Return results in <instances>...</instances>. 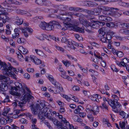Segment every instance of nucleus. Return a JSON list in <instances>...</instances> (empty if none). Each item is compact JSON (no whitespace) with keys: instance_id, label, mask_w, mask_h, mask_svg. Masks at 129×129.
Returning <instances> with one entry per match:
<instances>
[{"instance_id":"f257e3e1","label":"nucleus","mask_w":129,"mask_h":129,"mask_svg":"<svg viewBox=\"0 0 129 129\" xmlns=\"http://www.w3.org/2000/svg\"><path fill=\"white\" fill-rule=\"evenodd\" d=\"M14 84L15 86L11 87L9 92L11 94L14 96L15 100H17V99L20 98L21 94H23L25 93V90L20 83L16 82Z\"/></svg>"},{"instance_id":"f03ea898","label":"nucleus","mask_w":129,"mask_h":129,"mask_svg":"<svg viewBox=\"0 0 129 129\" xmlns=\"http://www.w3.org/2000/svg\"><path fill=\"white\" fill-rule=\"evenodd\" d=\"M0 64L1 69L3 70V72L4 74L9 76H12L14 74V72L11 71L12 66H11L8 67L7 64L4 62L1 61V60Z\"/></svg>"},{"instance_id":"7ed1b4c3","label":"nucleus","mask_w":129,"mask_h":129,"mask_svg":"<svg viewBox=\"0 0 129 129\" xmlns=\"http://www.w3.org/2000/svg\"><path fill=\"white\" fill-rule=\"evenodd\" d=\"M108 103L113 109V111L116 113L118 112V111L117 109H116V106H119V107L121 106V105L118 102L115 101L113 100L109 99L108 101Z\"/></svg>"},{"instance_id":"20e7f679","label":"nucleus","mask_w":129,"mask_h":129,"mask_svg":"<svg viewBox=\"0 0 129 129\" xmlns=\"http://www.w3.org/2000/svg\"><path fill=\"white\" fill-rule=\"evenodd\" d=\"M54 25H57V27L58 29L61 28L60 25L58 22L55 21H53L50 22L49 23H47V27H46L45 30H53L54 29Z\"/></svg>"},{"instance_id":"39448f33","label":"nucleus","mask_w":129,"mask_h":129,"mask_svg":"<svg viewBox=\"0 0 129 129\" xmlns=\"http://www.w3.org/2000/svg\"><path fill=\"white\" fill-rule=\"evenodd\" d=\"M50 81L56 87L57 89H59L60 91L62 90V88L60 84L58 82L56 81L54 79L53 77L51 75H49L48 77Z\"/></svg>"},{"instance_id":"423d86ee","label":"nucleus","mask_w":129,"mask_h":129,"mask_svg":"<svg viewBox=\"0 0 129 129\" xmlns=\"http://www.w3.org/2000/svg\"><path fill=\"white\" fill-rule=\"evenodd\" d=\"M8 79V77H7V79H3L2 81H1V84L0 86V91H4L7 90L8 89V87L6 85L7 81L6 80Z\"/></svg>"},{"instance_id":"0eeeda50","label":"nucleus","mask_w":129,"mask_h":129,"mask_svg":"<svg viewBox=\"0 0 129 129\" xmlns=\"http://www.w3.org/2000/svg\"><path fill=\"white\" fill-rule=\"evenodd\" d=\"M35 3L40 6H48L51 4V2L47 0H36Z\"/></svg>"},{"instance_id":"6e6552de","label":"nucleus","mask_w":129,"mask_h":129,"mask_svg":"<svg viewBox=\"0 0 129 129\" xmlns=\"http://www.w3.org/2000/svg\"><path fill=\"white\" fill-rule=\"evenodd\" d=\"M93 23L91 26V27L94 28H98L99 27V25L103 26L105 24L104 22H102L99 21H92Z\"/></svg>"},{"instance_id":"1a4fd4ad","label":"nucleus","mask_w":129,"mask_h":129,"mask_svg":"<svg viewBox=\"0 0 129 129\" xmlns=\"http://www.w3.org/2000/svg\"><path fill=\"white\" fill-rule=\"evenodd\" d=\"M99 19L100 20L105 22H110L112 21V18L108 16L104 15H99Z\"/></svg>"},{"instance_id":"9d476101","label":"nucleus","mask_w":129,"mask_h":129,"mask_svg":"<svg viewBox=\"0 0 129 129\" xmlns=\"http://www.w3.org/2000/svg\"><path fill=\"white\" fill-rule=\"evenodd\" d=\"M65 14L66 15H70L71 16V15H74L79 17V19L80 18L82 19V18H83L84 16V15L80 13H76L73 12H67L65 13Z\"/></svg>"},{"instance_id":"9b49d317","label":"nucleus","mask_w":129,"mask_h":129,"mask_svg":"<svg viewBox=\"0 0 129 129\" xmlns=\"http://www.w3.org/2000/svg\"><path fill=\"white\" fill-rule=\"evenodd\" d=\"M19 28H15L14 30V33L12 34V38L15 39L18 38L19 37Z\"/></svg>"},{"instance_id":"f8f14e48","label":"nucleus","mask_w":129,"mask_h":129,"mask_svg":"<svg viewBox=\"0 0 129 129\" xmlns=\"http://www.w3.org/2000/svg\"><path fill=\"white\" fill-rule=\"evenodd\" d=\"M106 28L105 27H103L100 28L98 31L99 33L98 36L100 37H102L104 36L106 31Z\"/></svg>"},{"instance_id":"ddd939ff","label":"nucleus","mask_w":129,"mask_h":129,"mask_svg":"<svg viewBox=\"0 0 129 129\" xmlns=\"http://www.w3.org/2000/svg\"><path fill=\"white\" fill-rule=\"evenodd\" d=\"M68 9L70 11H73L76 12H82L84 11V9L78 7H71L68 8Z\"/></svg>"},{"instance_id":"4468645a","label":"nucleus","mask_w":129,"mask_h":129,"mask_svg":"<svg viewBox=\"0 0 129 129\" xmlns=\"http://www.w3.org/2000/svg\"><path fill=\"white\" fill-rule=\"evenodd\" d=\"M31 110L32 111V113L34 114H37L39 112L40 110L36 106V105L34 107V105H31Z\"/></svg>"},{"instance_id":"2eb2a0df","label":"nucleus","mask_w":129,"mask_h":129,"mask_svg":"<svg viewBox=\"0 0 129 129\" xmlns=\"http://www.w3.org/2000/svg\"><path fill=\"white\" fill-rule=\"evenodd\" d=\"M80 22L82 24H83L86 27H88L91 26V23L86 20L80 18L79 19Z\"/></svg>"},{"instance_id":"dca6fc26","label":"nucleus","mask_w":129,"mask_h":129,"mask_svg":"<svg viewBox=\"0 0 129 129\" xmlns=\"http://www.w3.org/2000/svg\"><path fill=\"white\" fill-rule=\"evenodd\" d=\"M52 121L54 124L57 125V127L58 129H64L65 128L63 127L61 125H60L59 124V122L58 120L55 119H53Z\"/></svg>"},{"instance_id":"f3484780","label":"nucleus","mask_w":129,"mask_h":129,"mask_svg":"<svg viewBox=\"0 0 129 129\" xmlns=\"http://www.w3.org/2000/svg\"><path fill=\"white\" fill-rule=\"evenodd\" d=\"M117 25L120 27H125L127 28H129V23L119 22L117 23Z\"/></svg>"},{"instance_id":"a211bd4d","label":"nucleus","mask_w":129,"mask_h":129,"mask_svg":"<svg viewBox=\"0 0 129 129\" xmlns=\"http://www.w3.org/2000/svg\"><path fill=\"white\" fill-rule=\"evenodd\" d=\"M35 50L38 55L45 58L47 57V55L45 54L41 50L38 49H35Z\"/></svg>"},{"instance_id":"6ab92c4d","label":"nucleus","mask_w":129,"mask_h":129,"mask_svg":"<svg viewBox=\"0 0 129 129\" xmlns=\"http://www.w3.org/2000/svg\"><path fill=\"white\" fill-rule=\"evenodd\" d=\"M4 13L3 14H1L2 15L0 16V20L3 19V23H5L7 21L10 19V18L7 16L4 15Z\"/></svg>"},{"instance_id":"aec40b11","label":"nucleus","mask_w":129,"mask_h":129,"mask_svg":"<svg viewBox=\"0 0 129 129\" xmlns=\"http://www.w3.org/2000/svg\"><path fill=\"white\" fill-rule=\"evenodd\" d=\"M83 110V107L81 105H79L78 106L77 108L74 111L75 113L79 114L80 113H81Z\"/></svg>"},{"instance_id":"412c9836","label":"nucleus","mask_w":129,"mask_h":129,"mask_svg":"<svg viewBox=\"0 0 129 129\" xmlns=\"http://www.w3.org/2000/svg\"><path fill=\"white\" fill-rule=\"evenodd\" d=\"M43 36L44 38H46L49 41H50L51 39L56 41V38L53 36H51L50 35H49V36H48L46 34H44L43 35Z\"/></svg>"},{"instance_id":"4be33fe9","label":"nucleus","mask_w":129,"mask_h":129,"mask_svg":"<svg viewBox=\"0 0 129 129\" xmlns=\"http://www.w3.org/2000/svg\"><path fill=\"white\" fill-rule=\"evenodd\" d=\"M12 69L11 71L12 70L16 74H18V73H20L21 74L23 73V72L22 69L20 68H18L17 69L16 68H14L12 67Z\"/></svg>"},{"instance_id":"5701e85b","label":"nucleus","mask_w":129,"mask_h":129,"mask_svg":"<svg viewBox=\"0 0 129 129\" xmlns=\"http://www.w3.org/2000/svg\"><path fill=\"white\" fill-rule=\"evenodd\" d=\"M19 50L22 53L24 54H26L28 53V51L27 49L26 48H24L22 46H20L19 48Z\"/></svg>"},{"instance_id":"b1692460","label":"nucleus","mask_w":129,"mask_h":129,"mask_svg":"<svg viewBox=\"0 0 129 129\" xmlns=\"http://www.w3.org/2000/svg\"><path fill=\"white\" fill-rule=\"evenodd\" d=\"M46 116L45 114L42 112V111H40L38 115V118L40 119L41 121L44 120L45 119L44 116Z\"/></svg>"},{"instance_id":"393cba45","label":"nucleus","mask_w":129,"mask_h":129,"mask_svg":"<svg viewBox=\"0 0 129 129\" xmlns=\"http://www.w3.org/2000/svg\"><path fill=\"white\" fill-rule=\"evenodd\" d=\"M115 10L116 11H118L119 9L117 8H115L112 7H105L103 6V10L105 11H109L110 10Z\"/></svg>"},{"instance_id":"a878e982","label":"nucleus","mask_w":129,"mask_h":129,"mask_svg":"<svg viewBox=\"0 0 129 129\" xmlns=\"http://www.w3.org/2000/svg\"><path fill=\"white\" fill-rule=\"evenodd\" d=\"M1 5H2L1 6L4 9V11L5 10V9H7V8L10 7V4L7 3L6 1L2 3Z\"/></svg>"},{"instance_id":"bb28decb","label":"nucleus","mask_w":129,"mask_h":129,"mask_svg":"<svg viewBox=\"0 0 129 129\" xmlns=\"http://www.w3.org/2000/svg\"><path fill=\"white\" fill-rule=\"evenodd\" d=\"M82 3V4L83 6H87L91 7V1H83L80 2Z\"/></svg>"},{"instance_id":"cd10ccee","label":"nucleus","mask_w":129,"mask_h":129,"mask_svg":"<svg viewBox=\"0 0 129 129\" xmlns=\"http://www.w3.org/2000/svg\"><path fill=\"white\" fill-rule=\"evenodd\" d=\"M36 106L37 107H38L39 109L41 110L40 111H42V109L45 106V104L44 103H43L42 102L40 104H38L36 103Z\"/></svg>"},{"instance_id":"c85d7f7f","label":"nucleus","mask_w":129,"mask_h":129,"mask_svg":"<svg viewBox=\"0 0 129 129\" xmlns=\"http://www.w3.org/2000/svg\"><path fill=\"white\" fill-rule=\"evenodd\" d=\"M47 23L45 22H41L39 24V27L42 29L45 30L47 27Z\"/></svg>"},{"instance_id":"c756f323","label":"nucleus","mask_w":129,"mask_h":129,"mask_svg":"<svg viewBox=\"0 0 129 129\" xmlns=\"http://www.w3.org/2000/svg\"><path fill=\"white\" fill-rule=\"evenodd\" d=\"M118 4L121 6L128 8L129 3L124 2L120 1L118 3Z\"/></svg>"},{"instance_id":"7c9ffc66","label":"nucleus","mask_w":129,"mask_h":129,"mask_svg":"<svg viewBox=\"0 0 129 129\" xmlns=\"http://www.w3.org/2000/svg\"><path fill=\"white\" fill-rule=\"evenodd\" d=\"M10 110V109L7 107L6 108H5L3 111L2 113V115L4 116H6L7 114Z\"/></svg>"},{"instance_id":"2f4dec72","label":"nucleus","mask_w":129,"mask_h":129,"mask_svg":"<svg viewBox=\"0 0 129 129\" xmlns=\"http://www.w3.org/2000/svg\"><path fill=\"white\" fill-rule=\"evenodd\" d=\"M17 11H18L17 12L20 14L23 15L26 14L27 15L30 16L28 14L29 13L26 11L20 9L17 10Z\"/></svg>"},{"instance_id":"473e14b6","label":"nucleus","mask_w":129,"mask_h":129,"mask_svg":"<svg viewBox=\"0 0 129 129\" xmlns=\"http://www.w3.org/2000/svg\"><path fill=\"white\" fill-rule=\"evenodd\" d=\"M66 12H65L64 13H63V14H61L60 16H58V18L61 20H64L65 21L66 18V17H65V16H70V15H66L65 14V13Z\"/></svg>"},{"instance_id":"72a5a7b5","label":"nucleus","mask_w":129,"mask_h":129,"mask_svg":"<svg viewBox=\"0 0 129 129\" xmlns=\"http://www.w3.org/2000/svg\"><path fill=\"white\" fill-rule=\"evenodd\" d=\"M91 111L93 112V114L94 115H96V113L95 112H99V109L98 107L97 106H95L93 107V109L91 110Z\"/></svg>"},{"instance_id":"f704fd0d","label":"nucleus","mask_w":129,"mask_h":129,"mask_svg":"<svg viewBox=\"0 0 129 129\" xmlns=\"http://www.w3.org/2000/svg\"><path fill=\"white\" fill-rule=\"evenodd\" d=\"M129 60V59L126 58H124L122 59V62L123 67H126L127 66H126L125 64H126Z\"/></svg>"},{"instance_id":"c9c22d12","label":"nucleus","mask_w":129,"mask_h":129,"mask_svg":"<svg viewBox=\"0 0 129 129\" xmlns=\"http://www.w3.org/2000/svg\"><path fill=\"white\" fill-rule=\"evenodd\" d=\"M75 29L76 31L80 33H83L84 32V27H83V28H82L78 27L75 28Z\"/></svg>"},{"instance_id":"e433bc0d","label":"nucleus","mask_w":129,"mask_h":129,"mask_svg":"<svg viewBox=\"0 0 129 129\" xmlns=\"http://www.w3.org/2000/svg\"><path fill=\"white\" fill-rule=\"evenodd\" d=\"M65 127H64L67 129H74V126L72 124H70L69 122H68L67 123V125L65 126Z\"/></svg>"},{"instance_id":"4c0bfd02","label":"nucleus","mask_w":129,"mask_h":129,"mask_svg":"<svg viewBox=\"0 0 129 129\" xmlns=\"http://www.w3.org/2000/svg\"><path fill=\"white\" fill-rule=\"evenodd\" d=\"M23 22V19L21 18L20 19L17 21H16L15 22V24L18 25H21Z\"/></svg>"},{"instance_id":"58836bf2","label":"nucleus","mask_w":129,"mask_h":129,"mask_svg":"<svg viewBox=\"0 0 129 129\" xmlns=\"http://www.w3.org/2000/svg\"><path fill=\"white\" fill-rule=\"evenodd\" d=\"M114 54H116L119 57H122L124 55V53L121 51L118 52L115 51L114 52Z\"/></svg>"},{"instance_id":"ea45409f","label":"nucleus","mask_w":129,"mask_h":129,"mask_svg":"<svg viewBox=\"0 0 129 129\" xmlns=\"http://www.w3.org/2000/svg\"><path fill=\"white\" fill-rule=\"evenodd\" d=\"M16 101L18 102V106L21 108L23 107L24 105L25 104L23 101L21 100L20 101L18 100H16Z\"/></svg>"},{"instance_id":"a19ab883","label":"nucleus","mask_w":129,"mask_h":129,"mask_svg":"<svg viewBox=\"0 0 129 129\" xmlns=\"http://www.w3.org/2000/svg\"><path fill=\"white\" fill-rule=\"evenodd\" d=\"M0 123L2 124L5 125L7 123V120L3 117L0 118Z\"/></svg>"},{"instance_id":"79ce46f5","label":"nucleus","mask_w":129,"mask_h":129,"mask_svg":"<svg viewBox=\"0 0 129 129\" xmlns=\"http://www.w3.org/2000/svg\"><path fill=\"white\" fill-rule=\"evenodd\" d=\"M63 23L64 24V25H65V26L67 27H72L74 28V27L73 25L70 23H69L68 22H66V23H65V22H64Z\"/></svg>"},{"instance_id":"37998d69","label":"nucleus","mask_w":129,"mask_h":129,"mask_svg":"<svg viewBox=\"0 0 129 129\" xmlns=\"http://www.w3.org/2000/svg\"><path fill=\"white\" fill-rule=\"evenodd\" d=\"M81 9H84V11L82 12H86L89 15H93V10H89L83 8H81Z\"/></svg>"},{"instance_id":"c03bdc74","label":"nucleus","mask_w":129,"mask_h":129,"mask_svg":"<svg viewBox=\"0 0 129 129\" xmlns=\"http://www.w3.org/2000/svg\"><path fill=\"white\" fill-rule=\"evenodd\" d=\"M74 41L71 40H68L67 42V43L68 44L69 46H68L71 47L72 46H73L74 44Z\"/></svg>"},{"instance_id":"a18cd8bd","label":"nucleus","mask_w":129,"mask_h":129,"mask_svg":"<svg viewBox=\"0 0 129 129\" xmlns=\"http://www.w3.org/2000/svg\"><path fill=\"white\" fill-rule=\"evenodd\" d=\"M62 62L64 64V65L67 67H69L71 64V62L68 60H66L65 61H64L63 60H62Z\"/></svg>"},{"instance_id":"49530a36","label":"nucleus","mask_w":129,"mask_h":129,"mask_svg":"<svg viewBox=\"0 0 129 129\" xmlns=\"http://www.w3.org/2000/svg\"><path fill=\"white\" fill-rule=\"evenodd\" d=\"M7 58L8 59L9 61H11V62L16 63V65H18V63L15 60H14V59L11 58V57L7 56Z\"/></svg>"},{"instance_id":"de8ad7c7","label":"nucleus","mask_w":129,"mask_h":129,"mask_svg":"<svg viewBox=\"0 0 129 129\" xmlns=\"http://www.w3.org/2000/svg\"><path fill=\"white\" fill-rule=\"evenodd\" d=\"M106 37L107 40L108 41V43L109 44H110L111 41L110 40L112 38L111 36L110 35L107 34L106 35Z\"/></svg>"},{"instance_id":"09e8293b","label":"nucleus","mask_w":129,"mask_h":129,"mask_svg":"<svg viewBox=\"0 0 129 129\" xmlns=\"http://www.w3.org/2000/svg\"><path fill=\"white\" fill-rule=\"evenodd\" d=\"M93 15H96L99 14L100 11L98 10L96 8H94L93 10Z\"/></svg>"},{"instance_id":"8fccbe9b","label":"nucleus","mask_w":129,"mask_h":129,"mask_svg":"<svg viewBox=\"0 0 129 129\" xmlns=\"http://www.w3.org/2000/svg\"><path fill=\"white\" fill-rule=\"evenodd\" d=\"M119 124L120 127L121 128H124L125 125V123L124 122H119Z\"/></svg>"},{"instance_id":"3c124183","label":"nucleus","mask_w":129,"mask_h":129,"mask_svg":"<svg viewBox=\"0 0 129 129\" xmlns=\"http://www.w3.org/2000/svg\"><path fill=\"white\" fill-rule=\"evenodd\" d=\"M22 33L24 34V36L26 37H27L28 35V34L27 31H26V30L24 29L23 28L21 30Z\"/></svg>"},{"instance_id":"603ef678","label":"nucleus","mask_w":129,"mask_h":129,"mask_svg":"<svg viewBox=\"0 0 129 129\" xmlns=\"http://www.w3.org/2000/svg\"><path fill=\"white\" fill-rule=\"evenodd\" d=\"M107 26L109 27H114L115 24L114 22H111L106 23Z\"/></svg>"},{"instance_id":"864d4df0","label":"nucleus","mask_w":129,"mask_h":129,"mask_svg":"<svg viewBox=\"0 0 129 129\" xmlns=\"http://www.w3.org/2000/svg\"><path fill=\"white\" fill-rule=\"evenodd\" d=\"M30 122L32 124H36L37 122V120L33 117L30 120Z\"/></svg>"},{"instance_id":"5fc2aeb1","label":"nucleus","mask_w":129,"mask_h":129,"mask_svg":"<svg viewBox=\"0 0 129 129\" xmlns=\"http://www.w3.org/2000/svg\"><path fill=\"white\" fill-rule=\"evenodd\" d=\"M75 37L76 39L78 41L83 40V38L81 36L79 35L78 34H75Z\"/></svg>"},{"instance_id":"6e6d98bb","label":"nucleus","mask_w":129,"mask_h":129,"mask_svg":"<svg viewBox=\"0 0 129 129\" xmlns=\"http://www.w3.org/2000/svg\"><path fill=\"white\" fill-rule=\"evenodd\" d=\"M24 40L22 38H18L17 40V42L19 43L24 44Z\"/></svg>"},{"instance_id":"4d7b16f0","label":"nucleus","mask_w":129,"mask_h":129,"mask_svg":"<svg viewBox=\"0 0 129 129\" xmlns=\"http://www.w3.org/2000/svg\"><path fill=\"white\" fill-rule=\"evenodd\" d=\"M34 63L36 64L39 65L41 63L42 61L40 59L37 58V59L35 60Z\"/></svg>"},{"instance_id":"13d9d810","label":"nucleus","mask_w":129,"mask_h":129,"mask_svg":"<svg viewBox=\"0 0 129 129\" xmlns=\"http://www.w3.org/2000/svg\"><path fill=\"white\" fill-rule=\"evenodd\" d=\"M103 37L100 39L101 41L103 43H107V40L106 37Z\"/></svg>"},{"instance_id":"bf43d9fd","label":"nucleus","mask_w":129,"mask_h":129,"mask_svg":"<svg viewBox=\"0 0 129 129\" xmlns=\"http://www.w3.org/2000/svg\"><path fill=\"white\" fill-rule=\"evenodd\" d=\"M62 96L65 98L68 101H70L71 100L70 97H69L68 96L64 94H62Z\"/></svg>"},{"instance_id":"052dcab7","label":"nucleus","mask_w":129,"mask_h":129,"mask_svg":"<svg viewBox=\"0 0 129 129\" xmlns=\"http://www.w3.org/2000/svg\"><path fill=\"white\" fill-rule=\"evenodd\" d=\"M7 79V77L2 75H0V84L2 82L1 81H2L3 79L5 80Z\"/></svg>"},{"instance_id":"680f3d73","label":"nucleus","mask_w":129,"mask_h":129,"mask_svg":"<svg viewBox=\"0 0 129 129\" xmlns=\"http://www.w3.org/2000/svg\"><path fill=\"white\" fill-rule=\"evenodd\" d=\"M55 47L58 50L63 52L64 51V50L63 49L59 46H56Z\"/></svg>"},{"instance_id":"e2e57ef3","label":"nucleus","mask_w":129,"mask_h":129,"mask_svg":"<svg viewBox=\"0 0 129 129\" xmlns=\"http://www.w3.org/2000/svg\"><path fill=\"white\" fill-rule=\"evenodd\" d=\"M67 57H68V58L70 59H72L75 61H77V59L74 58L72 56L70 55H69L68 54L67 55Z\"/></svg>"},{"instance_id":"0e129e2a","label":"nucleus","mask_w":129,"mask_h":129,"mask_svg":"<svg viewBox=\"0 0 129 129\" xmlns=\"http://www.w3.org/2000/svg\"><path fill=\"white\" fill-rule=\"evenodd\" d=\"M75 91H79L80 90V88L78 86H74L72 88Z\"/></svg>"},{"instance_id":"69168bd1","label":"nucleus","mask_w":129,"mask_h":129,"mask_svg":"<svg viewBox=\"0 0 129 129\" xmlns=\"http://www.w3.org/2000/svg\"><path fill=\"white\" fill-rule=\"evenodd\" d=\"M30 58L31 61L33 62H34L35 61V60L37 59V57H36L35 56H31Z\"/></svg>"},{"instance_id":"338daca9","label":"nucleus","mask_w":129,"mask_h":129,"mask_svg":"<svg viewBox=\"0 0 129 129\" xmlns=\"http://www.w3.org/2000/svg\"><path fill=\"white\" fill-rule=\"evenodd\" d=\"M112 96L113 98L114 99V100L115 101L118 102V100H119V98L116 95L114 94Z\"/></svg>"},{"instance_id":"774afa93","label":"nucleus","mask_w":129,"mask_h":129,"mask_svg":"<svg viewBox=\"0 0 129 129\" xmlns=\"http://www.w3.org/2000/svg\"><path fill=\"white\" fill-rule=\"evenodd\" d=\"M10 129H19V127L14 124L11 126Z\"/></svg>"}]
</instances>
